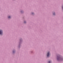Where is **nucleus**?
I'll return each mask as SVG.
<instances>
[{"label": "nucleus", "instance_id": "nucleus-1", "mask_svg": "<svg viewBox=\"0 0 63 63\" xmlns=\"http://www.w3.org/2000/svg\"><path fill=\"white\" fill-rule=\"evenodd\" d=\"M3 33V32L2 30H0V35H2V34Z\"/></svg>", "mask_w": 63, "mask_h": 63}, {"label": "nucleus", "instance_id": "nucleus-2", "mask_svg": "<svg viewBox=\"0 0 63 63\" xmlns=\"http://www.w3.org/2000/svg\"><path fill=\"white\" fill-rule=\"evenodd\" d=\"M49 52H48L47 53V57H48L49 56Z\"/></svg>", "mask_w": 63, "mask_h": 63}, {"label": "nucleus", "instance_id": "nucleus-3", "mask_svg": "<svg viewBox=\"0 0 63 63\" xmlns=\"http://www.w3.org/2000/svg\"><path fill=\"white\" fill-rule=\"evenodd\" d=\"M11 18V16H9L8 17V18Z\"/></svg>", "mask_w": 63, "mask_h": 63}, {"label": "nucleus", "instance_id": "nucleus-4", "mask_svg": "<svg viewBox=\"0 0 63 63\" xmlns=\"http://www.w3.org/2000/svg\"><path fill=\"white\" fill-rule=\"evenodd\" d=\"M50 61H49L48 62L49 63H50Z\"/></svg>", "mask_w": 63, "mask_h": 63}, {"label": "nucleus", "instance_id": "nucleus-5", "mask_svg": "<svg viewBox=\"0 0 63 63\" xmlns=\"http://www.w3.org/2000/svg\"><path fill=\"white\" fill-rule=\"evenodd\" d=\"M53 15H55V13H54V14H53Z\"/></svg>", "mask_w": 63, "mask_h": 63}, {"label": "nucleus", "instance_id": "nucleus-6", "mask_svg": "<svg viewBox=\"0 0 63 63\" xmlns=\"http://www.w3.org/2000/svg\"><path fill=\"white\" fill-rule=\"evenodd\" d=\"M24 23H26V22H25V21L24 22Z\"/></svg>", "mask_w": 63, "mask_h": 63}, {"label": "nucleus", "instance_id": "nucleus-7", "mask_svg": "<svg viewBox=\"0 0 63 63\" xmlns=\"http://www.w3.org/2000/svg\"><path fill=\"white\" fill-rule=\"evenodd\" d=\"M58 58H57V59H58Z\"/></svg>", "mask_w": 63, "mask_h": 63}, {"label": "nucleus", "instance_id": "nucleus-8", "mask_svg": "<svg viewBox=\"0 0 63 63\" xmlns=\"http://www.w3.org/2000/svg\"><path fill=\"white\" fill-rule=\"evenodd\" d=\"M33 14V13H32V14Z\"/></svg>", "mask_w": 63, "mask_h": 63}]
</instances>
